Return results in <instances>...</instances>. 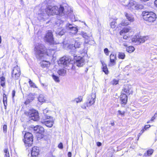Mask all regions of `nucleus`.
Wrapping results in <instances>:
<instances>
[{
    "instance_id": "09e8293b",
    "label": "nucleus",
    "mask_w": 157,
    "mask_h": 157,
    "mask_svg": "<svg viewBox=\"0 0 157 157\" xmlns=\"http://www.w3.org/2000/svg\"><path fill=\"white\" fill-rule=\"evenodd\" d=\"M118 81L116 79H114L113 81V85H117L118 84Z\"/></svg>"
},
{
    "instance_id": "1a4fd4ad",
    "label": "nucleus",
    "mask_w": 157,
    "mask_h": 157,
    "mask_svg": "<svg viewBox=\"0 0 157 157\" xmlns=\"http://www.w3.org/2000/svg\"><path fill=\"white\" fill-rule=\"evenodd\" d=\"M96 95L95 94L92 93L91 95L87 97L86 105L87 106H90L94 104L95 102Z\"/></svg>"
},
{
    "instance_id": "9d476101",
    "label": "nucleus",
    "mask_w": 157,
    "mask_h": 157,
    "mask_svg": "<svg viewBox=\"0 0 157 157\" xmlns=\"http://www.w3.org/2000/svg\"><path fill=\"white\" fill-rule=\"evenodd\" d=\"M75 64L78 67H81L83 66L85 63V60L83 57L80 56L75 57Z\"/></svg>"
},
{
    "instance_id": "4d7b16f0",
    "label": "nucleus",
    "mask_w": 157,
    "mask_h": 157,
    "mask_svg": "<svg viewBox=\"0 0 157 157\" xmlns=\"http://www.w3.org/2000/svg\"><path fill=\"white\" fill-rule=\"evenodd\" d=\"M68 157H71L72 154L70 152H69L68 154Z\"/></svg>"
},
{
    "instance_id": "72a5a7b5",
    "label": "nucleus",
    "mask_w": 157,
    "mask_h": 157,
    "mask_svg": "<svg viewBox=\"0 0 157 157\" xmlns=\"http://www.w3.org/2000/svg\"><path fill=\"white\" fill-rule=\"evenodd\" d=\"M125 54L124 53L119 52L118 53V57L119 58L121 59H124L125 57Z\"/></svg>"
},
{
    "instance_id": "473e14b6",
    "label": "nucleus",
    "mask_w": 157,
    "mask_h": 157,
    "mask_svg": "<svg viewBox=\"0 0 157 157\" xmlns=\"http://www.w3.org/2000/svg\"><path fill=\"white\" fill-rule=\"evenodd\" d=\"M4 152L5 154L4 157H10L8 148H5L4 150Z\"/></svg>"
},
{
    "instance_id": "13d9d810",
    "label": "nucleus",
    "mask_w": 157,
    "mask_h": 157,
    "mask_svg": "<svg viewBox=\"0 0 157 157\" xmlns=\"http://www.w3.org/2000/svg\"><path fill=\"white\" fill-rule=\"evenodd\" d=\"M97 145L99 147L101 145V142H98L97 143Z\"/></svg>"
},
{
    "instance_id": "412c9836",
    "label": "nucleus",
    "mask_w": 157,
    "mask_h": 157,
    "mask_svg": "<svg viewBox=\"0 0 157 157\" xmlns=\"http://www.w3.org/2000/svg\"><path fill=\"white\" fill-rule=\"evenodd\" d=\"M54 50L53 49H47L46 48V51H45L44 55H45V57H46L47 56H52L54 53Z\"/></svg>"
},
{
    "instance_id": "2eb2a0df",
    "label": "nucleus",
    "mask_w": 157,
    "mask_h": 157,
    "mask_svg": "<svg viewBox=\"0 0 157 157\" xmlns=\"http://www.w3.org/2000/svg\"><path fill=\"white\" fill-rule=\"evenodd\" d=\"M124 14L126 19L130 23L133 22L134 21V17L131 14L128 13L126 12H124Z\"/></svg>"
},
{
    "instance_id": "a878e982",
    "label": "nucleus",
    "mask_w": 157,
    "mask_h": 157,
    "mask_svg": "<svg viewBox=\"0 0 157 157\" xmlns=\"http://www.w3.org/2000/svg\"><path fill=\"white\" fill-rule=\"evenodd\" d=\"M135 4L134 3V1H131L128 5V6L130 9H134Z\"/></svg>"
},
{
    "instance_id": "bb28decb",
    "label": "nucleus",
    "mask_w": 157,
    "mask_h": 157,
    "mask_svg": "<svg viewBox=\"0 0 157 157\" xmlns=\"http://www.w3.org/2000/svg\"><path fill=\"white\" fill-rule=\"evenodd\" d=\"M117 20V18L113 19L112 22L110 23V26L111 28H115L116 26V20Z\"/></svg>"
},
{
    "instance_id": "f704fd0d",
    "label": "nucleus",
    "mask_w": 157,
    "mask_h": 157,
    "mask_svg": "<svg viewBox=\"0 0 157 157\" xmlns=\"http://www.w3.org/2000/svg\"><path fill=\"white\" fill-rule=\"evenodd\" d=\"M139 38V36H134L132 39V41L133 42L136 43L138 44V40Z\"/></svg>"
},
{
    "instance_id": "338daca9",
    "label": "nucleus",
    "mask_w": 157,
    "mask_h": 157,
    "mask_svg": "<svg viewBox=\"0 0 157 157\" xmlns=\"http://www.w3.org/2000/svg\"><path fill=\"white\" fill-rule=\"evenodd\" d=\"M142 133H141V132H140L139 134V137L140 136Z\"/></svg>"
},
{
    "instance_id": "393cba45",
    "label": "nucleus",
    "mask_w": 157,
    "mask_h": 157,
    "mask_svg": "<svg viewBox=\"0 0 157 157\" xmlns=\"http://www.w3.org/2000/svg\"><path fill=\"white\" fill-rule=\"evenodd\" d=\"M102 64L103 66V71L106 74H108V71L106 64L102 63Z\"/></svg>"
},
{
    "instance_id": "cd10ccee",
    "label": "nucleus",
    "mask_w": 157,
    "mask_h": 157,
    "mask_svg": "<svg viewBox=\"0 0 157 157\" xmlns=\"http://www.w3.org/2000/svg\"><path fill=\"white\" fill-rule=\"evenodd\" d=\"M130 23L128 20H123L121 23V25L122 26H126L130 24Z\"/></svg>"
},
{
    "instance_id": "4be33fe9",
    "label": "nucleus",
    "mask_w": 157,
    "mask_h": 157,
    "mask_svg": "<svg viewBox=\"0 0 157 157\" xmlns=\"http://www.w3.org/2000/svg\"><path fill=\"white\" fill-rule=\"evenodd\" d=\"M66 32V31L65 30V29L59 28L56 31V34L59 36H62Z\"/></svg>"
},
{
    "instance_id": "4c0bfd02",
    "label": "nucleus",
    "mask_w": 157,
    "mask_h": 157,
    "mask_svg": "<svg viewBox=\"0 0 157 157\" xmlns=\"http://www.w3.org/2000/svg\"><path fill=\"white\" fill-rule=\"evenodd\" d=\"M123 91L125 94H128L129 93V90L128 86H125L123 89Z\"/></svg>"
},
{
    "instance_id": "e433bc0d",
    "label": "nucleus",
    "mask_w": 157,
    "mask_h": 157,
    "mask_svg": "<svg viewBox=\"0 0 157 157\" xmlns=\"http://www.w3.org/2000/svg\"><path fill=\"white\" fill-rule=\"evenodd\" d=\"M81 44L82 43L81 42L77 41H75V43L74 47L75 48H79L80 47Z\"/></svg>"
},
{
    "instance_id": "603ef678",
    "label": "nucleus",
    "mask_w": 157,
    "mask_h": 157,
    "mask_svg": "<svg viewBox=\"0 0 157 157\" xmlns=\"http://www.w3.org/2000/svg\"><path fill=\"white\" fill-rule=\"evenodd\" d=\"M0 85L2 87H4L5 85V81H0Z\"/></svg>"
},
{
    "instance_id": "e2e57ef3",
    "label": "nucleus",
    "mask_w": 157,
    "mask_h": 157,
    "mask_svg": "<svg viewBox=\"0 0 157 157\" xmlns=\"http://www.w3.org/2000/svg\"><path fill=\"white\" fill-rule=\"evenodd\" d=\"M7 98L6 95L5 94H4L3 95V98Z\"/></svg>"
},
{
    "instance_id": "ea45409f",
    "label": "nucleus",
    "mask_w": 157,
    "mask_h": 157,
    "mask_svg": "<svg viewBox=\"0 0 157 157\" xmlns=\"http://www.w3.org/2000/svg\"><path fill=\"white\" fill-rule=\"evenodd\" d=\"M34 95L32 94H30L28 96V98L31 101H32L34 99Z\"/></svg>"
},
{
    "instance_id": "39448f33",
    "label": "nucleus",
    "mask_w": 157,
    "mask_h": 157,
    "mask_svg": "<svg viewBox=\"0 0 157 157\" xmlns=\"http://www.w3.org/2000/svg\"><path fill=\"white\" fill-rule=\"evenodd\" d=\"M33 136L32 134L27 132L24 135V138L23 140L26 146H30L33 144Z\"/></svg>"
},
{
    "instance_id": "b1692460",
    "label": "nucleus",
    "mask_w": 157,
    "mask_h": 157,
    "mask_svg": "<svg viewBox=\"0 0 157 157\" xmlns=\"http://www.w3.org/2000/svg\"><path fill=\"white\" fill-rule=\"evenodd\" d=\"M57 73L60 75L64 76L66 74V71L64 69H61L58 71Z\"/></svg>"
},
{
    "instance_id": "f3484780",
    "label": "nucleus",
    "mask_w": 157,
    "mask_h": 157,
    "mask_svg": "<svg viewBox=\"0 0 157 157\" xmlns=\"http://www.w3.org/2000/svg\"><path fill=\"white\" fill-rule=\"evenodd\" d=\"M50 113V111H48L47 109H45L43 110V113L44 116L43 118L44 119H48L51 118L49 113Z\"/></svg>"
},
{
    "instance_id": "9b49d317",
    "label": "nucleus",
    "mask_w": 157,
    "mask_h": 157,
    "mask_svg": "<svg viewBox=\"0 0 157 157\" xmlns=\"http://www.w3.org/2000/svg\"><path fill=\"white\" fill-rule=\"evenodd\" d=\"M80 34L85 38V43H89L90 41L93 40V38L92 36H88L86 33L81 32Z\"/></svg>"
},
{
    "instance_id": "dca6fc26",
    "label": "nucleus",
    "mask_w": 157,
    "mask_h": 157,
    "mask_svg": "<svg viewBox=\"0 0 157 157\" xmlns=\"http://www.w3.org/2000/svg\"><path fill=\"white\" fill-rule=\"evenodd\" d=\"M66 28L67 29H70L71 31H74V32L73 33L74 34H75L77 32L78 29L76 27L74 26L73 25L70 24H67L66 26Z\"/></svg>"
},
{
    "instance_id": "6ab92c4d",
    "label": "nucleus",
    "mask_w": 157,
    "mask_h": 157,
    "mask_svg": "<svg viewBox=\"0 0 157 157\" xmlns=\"http://www.w3.org/2000/svg\"><path fill=\"white\" fill-rule=\"evenodd\" d=\"M132 30V28L130 26H128L124 28L120 32V34L121 35H123L124 33L129 32Z\"/></svg>"
},
{
    "instance_id": "c85d7f7f",
    "label": "nucleus",
    "mask_w": 157,
    "mask_h": 157,
    "mask_svg": "<svg viewBox=\"0 0 157 157\" xmlns=\"http://www.w3.org/2000/svg\"><path fill=\"white\" fill-rule=\"evenodd\" d=\"M45 98L43 95L41 94L40 95L38 98V100L39 102H44L45 101Z\"/></svg>"
},
{
    "instance_id": "680f3d73",
    "label": "nucleus",
    "mask_w": 157,
    "mask_h": 157,
    "mask_svg": "<svg viewBox=\"0 0 157 157\" xmlns=\"http://www.w3.org/2000/svg\"><path fill=\"white\" fill-rule=\"evenodd\" d=\"M123 45L125 47H127L128 46V45L126 43H124L123 44Z\"/></svg>"
},
{
    "instance_id": "052dcab7",
    "label": "nucleus",
    "mask_w": 157,
    "mask_h": 157,
    "mask_svg": "<svg viewBox=\"0 0 157 157\" xmlns=\"http://www.w3.org/2000/svg\"><path fill=\"white\" fill-rule=\"evenodd\" d=\"M128 37L126 36H123V38L124 39H127Z\"/></svg>"
},
{
    "instance_id": "5701e85b",
    "label": "nucleus",
    "mask_w": 157,
    "mask_h": 157,
    "mask_svg": "<svg viewBox=\"0 0 157 157\" xmlns=\"http://www.w3.org/2000/svg\"><path fill=\"white\" fill-rule=\"evenodd\" d=\"M148 39L147 36H139L138 40V44L143 43Z\"/></svg>"
},
{
    "instance_id": "58836bf2",
    "label": "nucleus",
    "mask_w": 157,
    "mask_h": 157,
    "mask_svg": "<svg viewBox=\"0 0 157 157\" xmlns=\"http://www.w3.org/2000/svg\"><path fill=\"white\" fill-rule=\"evenodd\" d=\"M52 78L54 80V81L56 82H59L60 81L59 78L58 77L55 75H52Z\"/></svg>"
},
{
    "instance_id": "774afa93",
    "label": "nucleus",
    "mask_w": 157,
    "mask_h": 157,
    "mask_svg": "<svg viewBox=\"0 0 157 157\" xmlns=\"http://www.w3.org/2000/svg\"><path fill=\"white\" fill-rule=\"evenodd\" d=\"M111 124L112 126H113L114 125V122L111 123Z\"/></svg>"
},
{
    "instance_id": "f8f14e48",
    "label": "nucleus",
    "mask_w": 157,
    "mask_h": 157,
    "mask_svg": "<svg viewBox=\"0 0 157 157\" xmlns=\"http://www.w3.org/2000/svg\"><path fill=\"white\" fill-rule=\"evenodd\" d=\"M121 103L122 106L126 105L128 99L127 96L125 93H122L120 96Z\"/></svg>"
},
{
    "instance_id": "5fc2aeb1",
    "label": "nucleus",
    "mask_w": 157,
    "mask_h": 157,
    "mask_svg": "<svg viewBox=\"0 0 157 157\" xmlns=\"http://www.w3.org/2000/svg\"><path fill=\"white\" fill-rule=\"evenodd\" d=\"M150 125H146L144 127V129L145 130L147 129L150 128Z\"/></svg>"
},
{
    "instance_id": "864d4df0",
    "label": "nucleus",
    "mask_w": 157,
    "mask_h": 157,
    "mask_svg": "<svg viewBox=\"0 0 157 157\" xmlns=\"http://www.w3.org/2000/svg\"><path fill=\"white\" fill-rule=\"evenodd\" d=\"M5 78L4 77L2 76L0 78V81H5Z\"/></svg>"
},
{
    "instance_id": "4468645a",
    "label": "nucleus",
    "mask_w": 157,
    "mask_h": 157,
    "mask_svg": "<svg viewBox=\"0 0 157 157\" xmlns=\"http://www.w3.org/2000/svg\"><path fill=\"white\" fill-rule=\"evenodd\" d=\"M110 62L109 66H114L116 64V60L117 59L116 55L114 54H111L110 56Z\"/></svg>"
},
{
    "instance_id": "6e6552de",
    "label": "nucleus",
    "mask_w": 157,
    "mask_h": 157,
    "mask_svg": "<svg viewBox=\"0 0 157 157\" xmlns=\"http://www.w3.org/2000/svg\"><path fill=\"white\" fill-rule=\"evenodd\" d=\"M44 40L50 44H52L54 42V39L52 32L51 31H48L46 33L44 37Z\"/></svg>"
},
{
    "instance_id": "69168bd1",
    "label": "nucleus",
    "mask_w": 157,
    "mask_h": 157,
    "mask_svg": "<svg viewBox=\"0 0 157 157\" xmlns=\"http://www.w3.org/2000/svg\"><path fill=\"white\" fill-rule=\"evenodd\" d=\"M145 130L144 129V128L142 129L140 131L141 132V133H143Z\"/></svg>"
},
{
    "instance_id": "c9c22d12",
    "label": "nucleus",
    "mask_w": 157,
    "mask_h": 157,
    "mask_svg": "<svg viewBox=\"0 0 157 157\" xmlns=\"http://www.w3.org/2000/svg\"><path fill=\"white\" fill-rule=\"evenodd\" d=\"M44 131V128L41 126H39V128L37 133H38L41 134H42Z\"/></svg>"
},
{
    "instance_id": "c756f323",
    "label": "nucleus",
    "mask_w": 157,
    "mask_h": 157,
    "mask_svg": "<svg viewBox=\"0 0 157 157\" xmlns=\"http://www.w3.org/2000/svg\"><path fill=\"white\" fill-rule=\"evenodd\" d=\"M135 49L132 46H130L128 47L126 49V51L129 53H131L133 52Z\"/></svg>"
},
{
    "instance_id": "3c124183",
    "label": "nucleus",
    "mask_w": 157,
    "mask_h": 157,
    "mask_svg": "<svg viewBox=\"0 0 157 157\" xmlns=\"http://www.w3.org/2000/svg\"><path fill=\"white\" fill-rule=\"evenodd\" d=\"M31 101L28 98V99L25 102V104L27 105Z\"/></svg>"
},
{
    "instance_id": "de8ad7c7",
    "label": "nucleus",
    "mask_w": 157,
    "mask_h": 157,
    "mask_svg": "<svg viewBox=\"0 0 157 157\" xmlns=\"http://www.w3.org/2000/svg\"><path fill=\"white\" fill-rule=\"evenodd\" d=\"M58 147L60 149H62L63 148V145L62 143H60L58 145Z\"/></svg>"
},
{
    "instance_id": "a18cd8bd",
    "label": "nucleus",
    "mask_w": 157,
    "mask_h": 157,
    "mask_svg": "<svg viewBox=\"0 0 157 157\" xmlns=\"http://www.w3.org/2000/svg\"><path fill=\"white\" fill-rule=\"evenodd\" d=\"M7 98H3V102L5 106H6V104L7 105Z\"/></svg>"
},
{
    "instance_id": "37998d69",
    "label": "nucleus",
    "mask_w": 157,
    "mask_h": 157,
    "mask_svg": "<svg viewBox=\"0 0 157 157\" xmlns=\"http://www.w3.org/2000/svg\"><path fill=\"white\" fill-rule=\"evenodd\" d=\"M117 113L118 115H121L122 116H124L125 113L124 111H121L120 110L117 111Z\"/></svg>"
},
{
    "instance_id": "49530a36",
    "label": "nucleus",
    "mask_w": 157,
    "mask_h": 157,
    "mask_svg": "<svg viewBox=\"0 0 157 157\" xmlns=\"http://www.w3.org/2000/svg\"><path fill=\"white\" fill-rule=\"evenodd\" d=\"M39 126L37 125V126H35V127H34L33 130L34 131H36V133L37 132V131L38 130V129L39 128Z\"/></svg>"
},
{
    "instance_id": "6e6d98bb",
    "label": "nucleus",
    "mask_w": 157,
    "mask_h": 157,
    "mask_svg": "<svg viewBox=\"0 0 157 157\" xmlns=\"http://www.w3.org/2000/svg\"><path fill=\"white\" fill-rule=\"evenodd\" d=\"M15 91L14 90H13L12 91V97L13 98V97H14L15 95Z\"/></svg>"
},
{
    "instance_id": "a211bd4d",
    "label": "nucleus",
    "mask_w": 157,
    "mask_h": 157,
    "mask_svg": "<svg viewBox=\"0 0 157 157\" xmlns=\"http://www.w3.org/2000/svg\"><path fill=\"white\" fill-rule=\"evenodd\" d=\"M46 58V57H44L43 59H40V60H42V62H40V65L43 68L48 67L50 64L49 62L44 60V59Z\"/></svg>"
},
{
    "instance_id": "0eeeda50",
    "label": "nucleus",
    "mask_w": 157,
    "mask_h": 157,
    "mask_svg": "<svg viewBox=\"0 0 157 157\" xmlns=\"http://www.w3.org/2000/svg\"><path fill=\"white\" fill-rule=\"evenodd\" d=\"M71 59L69 57L64 56L59 59L58 61V63L60 66H67L68 64L71 63Z\"/></svg>"
},
{
    "instance_id": "423d86ee",
    "label": "nucleus",
    "mask_w": 157,
    "mask_h": 157,
    "mask_svg": "<svg viewBox=\"0 0 157 157\" xmlns=\"http://www.w3.org/2000/svg\"><path fill=\"white\" fill-rule=\"evenodd\" d=\"M21 75L20 68L17 65L13 68L11 73L12 78L15 80L18 79Z\"/></svg>"
},
{
    "instance_id": "f03ea898",
    "label": "nucleus",
    "mask_w": 157,
    "mask_h": 157,
    "mask_svg": "<svg viewBox=\"0 0 157 157\" xmlns=\"http://www.w3.org/2000/svg\"><path fill=\"white\" fill-rule=\"evenodd\" d=\"M36 57L38 59H43L45 57L44 55L45 51H46V48L42 44H38L35 47L34 49Z\"/></svg>"
},
{
    "instance_id": "79ce46f5",
    "label": "nucleus",
    "mask_w": 157,
    "mask_h": 157,
    "mask_svg": "<svg viewBox=\"0 0 157 157\" xmlns=\"http://www.w3.org/2000/svg\"><path fill=\"white\" fill-rule=\"evenodd\" d=\"M29 83L31 87L34 88H37V87L35 84L33 83L30 80L29 81Z\"/></svg>"
},
{
    "instance_id": "7c9ffc66",
    "label": "nucleus",
    "mask_w": 157,
    "mask_h": 157,
    "mask_svg": "<svg viewBox=\"0 0 157 157\" xmlns=\"http://www.w3.org/2000/svg\"><path fill=\"white\" fill-rule=\"evenodd\" d=\"M153 151V150L152 149H149L147 150V153H144V155L146 156H150L152 154Z\"/></svg>"
},
{
    "instance_id": "0e129e2a",
    "label": "nucleus",
    "mask_w": 157,
    "mask_h": 157,
    "mask_svg": "<svg viewBox=\"0 0 157 157\" xmlns=\"http://www.w3.org/2000/svg\"><path fill=\"white\" fill-rule=\"evenodd\" d=\"M154 3L156 7H157V0H155V1Z\"/></svg>"
},
{
    "instance_id": "ddd939ff",
    "label": "nucleus",
    "mask_w": 157,
    "mask_h": 157,
    "mask_svg": "<svg viewBox=\"0 0 157 157\" xmlns=\"http://www.w3.org/2000/svg\"><path fill=\"white\" fill-rule=\"evenodd\" d=\"M39 150L38 147H34L31 151V156L32 157H37L39 154Z\"/></svg>"
},
{
    "instance_id": "20e7f679",
    "label": "nucleus",
    "mask_w": 157,
    "mask_h": 157,
    "mask_svg": "<svg viewBox=\"0 0 157 157\" xmlns=\"http://www.w3.org/2000/svg\"><path fill=\"white\" fill-rule=\"evenodd\" d=\"M25 113L26 115L28 116L31 120L34 121H38L39 119L38 113L35 109L29 110L25 111Z\"/></svg>"
},
{
    "instance_id": "bf43d9fd",
    "label": "nucleus",
    "mask_w": 157,
    "mask_h": 157,
    "mask_svg": "<svg viewBox=\"0 0 157 157\" xmlns=\"http://www.w3.org/2000/svg\"><path fill=\"white\" fill-rule=\"evenodd\" d=\"M81 107L82 109H86V107L85 106V105H82V106H81Z\"/></svg>"
},
{
    "instance_id": "a19ab883",
    "label": "nucleus",
    "mask_w": 157,
    "mask_h": 157,
    "mask_svg": "<svg viewBox=\"0 0 157 157\" xmlns=\"http://www.w3.org/2000/svg\"><path fill=\"white\" fill-rule=\"evenodd\" d=\"M82 98L81 97H78V98H75V101L77 103H78L79 102H80L82 101Z\"/></svg>"
},
{
    "instance_id": "7ed1b4c3",
    "label": "nucleus",
    "mask_w": 157,
    "mask_h": 157,
    "mask_svg": "<svg viewBox=\"0 0 157 157\" xmlns=\"http://www.w3.org/2000/svg\"><path fill=\"white\" fill-rule=\"evenodd\" d=\"M142 14L144 19L148 22H153L156 19V14L152 12H144Z\"/></svg>"
},
{
    "instance_id": "2f4dec72",
    "label": "nucleus",
    "mask_w": 157,
    "mask_h": 157,
    "mask_svg": "<svg viewBox=\"0 0 157 157\" xmlns=\"http://www.w3.org/2000/svg\"><path fill=\"white\" fill-rule=\"evenodd\" d=\"M143 6L142 5L137 4H135V7L134 9L135 10H138V9H141L143 8Z\"/></svg>"
},
{
    "instance_id": "8fccbe9b",
    "label": "nucleus",
    "mask_w": 157,
    "mask_h": 157,
    "mask_svg": "<svg viewBox=\"0 0 157 157\" xmlns=\"http://www.w3.org/2000/svg\"><path fill=\"white\" fill-rule=\"evenodd\" d=\"M104 52L107 55H108L109 51V50H108V48H105L104 50Z\"/></svg>"
},
{
    "instance_id": "c03bdc74",
    "label": "nucleus",
    "mask_w": 157,
    "mask_h": 157,
    "mask_svg": "<svg viewBox=\"0 0 157 157\" xmlns=\"http://www.w3.org/2000/svg\"><path fill=\"white\" fill-rule=\"evenodd\" d=\"M7 126L6 125H4L3 126V130L4 133H6L7 132Z\"/></svg>"
},
{
    "instance_id": "aec40b11",
    "label": "nucleus",
    "mask_w": 157,
    "mask_h": 157,
    "mask_svg": "<svg viewBox=\"0 0 157 157\" xmlns=\"http://www.w3.org/2000/svg\"><path fill=\"white\" fill-rule=\"evenodd\" d=\"M42 123L48 127H51L53 125L54 121L52 120H47L42 121Z\"/></svg>"
},
{
    "instance_id": "f257e3e1",
    "label": "nucleus",
    "mask_w": 157,
    "mask_h": 157,
    "mask_svg": "<svg viewBox=\"0 0 157 157\" xmlns=\"http://www.w3.org/2000/svg\"><path fill=\"white\" fill-rule=\"evenodd\" d=\"M65 10L64 7L61 6H60L59 8L56 6H48L46 9L45 11L44 10H41V12L40 14H44L45 12L48 15L54 14L62 15L64 13Z\"/></svg>"
}]
</instances>
